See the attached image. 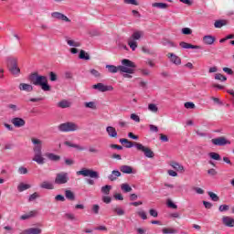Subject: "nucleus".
<instances>
[{
	"label": "nucleus",
	"mask_w": 234,
	"mask_h": 234,
	"mask_svg": "<svg viewBox=\"0 0 234 234\" xmlns=\"http://www.w3.org/2000/svg\"><path fill=\"white\" fill-rule=\"evenodd\" d=\"M30 81L33 85H36V87H41L42 90L45 92H48V90H50V85H48V79L47 76L32 73L30 75Z\"/></svg>",
	"instance_id": "obj_1"
},
{
	"label": "nucleus",
	"mask_w": 234,
	"mask_h": 234,
	"mask_svg": "<svg viewBox=\"0 0 234 234\" xmlns=\"http://www.w3.org/2000/svg\"><path fill=\"white\" fill-rule=\"evenodd\" d=\"M144 37V31H134L131 37L128 38V45L130 48L134 51L138 48V40Z\"/></svg>",
	"instance_id": "obj_2"
},
{
	"label": "nucleus",
	"mask_w": 234,
	"mask_h": 234,
	"mask_svg": "<svg viewBox=\"0 0 234 234\" xmlns=\"http://www.w3.org/2000/svg\"><path fill=\"white\" fill-rule=\"evenodd\" d=\"M58 129L60 131V133H74L75 131L80 130V126H78V124L75 122H67L59 124Z\"/></svg>",
	"instance_id": "obj_3"
},
{
	"label": "nucleus",
	"mask_w": 234,
	"mask_h": 234,
	"mask_svg": "<svg viewBox=\"0 0 234 234\" xmlns=\"http://www.w3.org/2000/svg\"><path fill=\"white\" fill-rule=\"evenodd\" d=\"M106 69L111 74H116L118 70H120V72H126L127 74H134V69L123 66L116 67L114 65H106Z\"/></svg>",
	"instance_id": "obj_4"
},
{
	"label": "nucleus",
	"mask_w": 234,
	"mask_h": 234,
	"mask_svg": "<svg viewBox=\"0 0 234 234\" xmlns=\"http://www.w3.org/2000/svg\"><path fill=\"white\" fill-rule=\"evenodd\" d=\"M7 68L11 74H14V76H17L19 72H21V69L17 66V58H7Z\"/></svg>",
	"instance_id": "obj_5"
},
{
	"label": "nucleus",
	"mask_w": 234,
	"mask_h": 234,
	"mask_svg": "<svg viewBox=\"0 0 234 234\" xmlns=\"http://www.w3.org/2000/svg\"><path fill=\"white\" fill-rule=\"evenodd\" d=\"M134 147H136L137 151H141L144 153L146 158H154V152L151 150V148L144 146L140 143H134Z\"/></svg>",
	"instance_id": "obj_6"
},
{
	"label": "nucleus",
	"mask_w": 234,
	"mask_h": 234,
	"mask_svg": "<svg viewBox=\"0 0 234 234\" xmlns=\"http://www.w3.org/2000/svg\"><path fill=\"white\" fill-rule=\"evenodd\" d=\"M77 175L80 176H90V178H95L98 179L100 178V174L97 171H94L92 169H87V168H82L80 171L77 172Z\"/></svg>",
	"instance_id": "obj_7"
},
{
	"label": "nucleus",
	"mask_w": 234,
	"mask_h": 234,
	"mask_svg": "<svg viewBox=\"0 0 234 234\" xmlns=\"http://www.w3.org/2000/svg\"><path fill=\"white\" fill-rule=\"evenodd\" d=\"M67 182H69V173L60 172L56 175L55 184L61 186L63 184H67Z\"/></svg>",
	"instance_id": "obj_8"
},
{
	"label": "nucleus",
	"mask_w": 234,
	"mask_h": 234,
	"mask_svg": "<svg viewBox=\"0 0 234 234\" xmlns=\"http://www.w3.org/2000/svg\"><path fill=\"white\" fill-rule=\"evenodd\" d=\"M92 89L95 90H99V92H109L111 90H114V88L112 86H107L101 82L94 84L92 86Z\"/></svg>",
	"instance_id": "obj_9"
},
{
	"label": "nucleus",
	"mask_w": 234,
	"mask_h": 234,
	"mask_svg": "<svg viewBox=\"0 0 234 234\" xmlns=\"http://www.w3.org/2000/svg\"><path fill=\"white\" fill-rule=\"evenodd\" d=\"M31 142L34 145L33 147V152L34 154H38V153H43L42 149H43V142L39 139H36V138H32Z\"/></svg>",
	"instance_id": "obj_10"
},
{
	"label": "nucleus",
	"mask_w": 234,
	"mask_h": 234,
	"mask_svg": "<svg viewBox=\"0 0 234 234\" xmlns=\"http://www.w3.org/2000/svg\"><path fill=\"white\" fill-rule=\"evenodd\" d=\"M51 17L52 19H57V21H65V23H70V19L59 12H52Z\"/></svg>",
	"instance_id": "obj_11"
},
{
	"label": "nucleus",
	"mask_w": 234,
	"mask_h": 234,
	"mask_svg": "<svg viewBox=\"0 0 234 234\" xmlns=\"http://www.w3.org/2000/svg\"><path fill=\"white\" fill-rule=\"evenodd\" d=\"M11 123H13L15 127L19 128V127H25L27 122H25L23 118L15 117L11 119Z\"/></svg>",
	"instance_id": "obj_12"
},
{
	"label": "nucleus",
	"mask_w": 234,
	"mask_h": 234,
	"mask_svg": "<svg viewBox=\"0 0 234 234\" xmlns=\"http://www.w3.org/2000/svg\"><path fill=\"white\" fill-rule=\"evenodd\" d=\"M120 171L124 173V175H136V170L127 165H122Z\"/></svg>",
	"instance_id": "obj_13"
},
{
	"label": "nucleus",
	"mask_w": 234,
	"mask_h": 234,
	"mask_svg": "<svg viewBox=\"0 0 234 234\" xmlns=\"http://www.w3.org/2000/svg\"><path fill=\"white\" fill-rule=\"evenodd\" d=\"M222 224L227 228H234V218L229 216H224L222 218Z\"/></svg>",
	"instance_id": "obj_14"
},
{
	"label": "nucleus",
	"mask_w": 234,
	"mask_h": 234,
	"mask_svg": "<svg viewBox=\"0 0 234 234\" xmlns=\"http://www.w3.org/2000/svg\"><path fill=\"white\" fill-rule=\"evenodd\" d=\"M120 176H122L121 171L112 170L111 175L108 176V180H110V182H116Z\"/></svg>",
	"instance_id": "obj_15"
},
{
	"label": "nucleus",
	"mask_w": 234,
	"mask_h": 234,
	"mask_svg": "<svg viewBox=\"0 0 234 234\" xmlns=\"http://www.w3.org/2000/svg\"><path fill=\"white\" fill-rule=\"evenodd\" d=\"M33 162H36L38 165H43L45 164L43 153L34 154Z\"/></svg>",
	"instance_id": "obj_16"
},
{
	"label": "nucleus",
	"mask_w": 234,
	"mask_h": 234,
	"mask_svg": "<svg viewBox=\"0 0 234 234\" xmlns=\"http://www.w3.org/2000/svg\"><path fill=\"white\" fill-rule=\"evenodd\" d=\"M42 231L39 228H29L20 232V234H41Z\"/></svg>",
	"instance_id": "obj_17"
},
{
	"label": "nucleus",
	"mask_w": 234,
	"mask_h": 234,
	"mask_svg": "<svg viewBox=\"0 0 234 234\" xmlns=\"http://www.w3.org/2000/svg\"><path fill=\"white\" fill-rule=\"evenodd\" d=\"M122 67H125L126 69H132V70L134 71V69H136V64H134V62L124 58L122 60Z\"/></svg>",
	"instance_id": "obj_18"
},
{
	"label": "nucleus",
	"mask_w": 234,
	"mask_h": 234,
	"mask_svg": "<svg viewBox=\"0 0 234 234\" xmlns=\"http://www.w3.org/2000/svg\"><path fill=\"white\" fill-rule=\"evenodd\" d=\"M167 58H169L170 61L174 63V65H180L182 63V59H180L178 56L173 53H168Z\"/></svg>",
	"instance_id": "obj_19"
},
{
	"label": "nucleus",
	"mask_w": 234,
	"mask_h": 234,
	"mask_svg": "<svg viewBox=\"0 0 234 234\" xmlns=\"http://www.w3.org/2000/svg\"><path fill=\"white\" fill-rule=\"evenodd\" d=\"M106 133L110 138H118V132H116V128L112 126L106 127Z\"/></svg>",
	"instance_id": "obj_20"
},
{
	"label": "nucleus",
	"mask_w": 234,
	"mask_h": 234,
	"mask_svg": "<svg viewBox=\"0 0 234 234\" xmlns=\"http://www.w3.org/2000/svg\"><path fill=\"white\" fill-rule=\"evenodd\" d=\"M217 38H215V37L211 36V35H207L205 37H203V43L205 45H213V43H215Z\"/></svg>",
	"instance_id": "obj_21"
},
{
	"label": "nucleus",
	"mask_w": 234,
	"mask_h": 234,
	"mask_svg": "<svg viewBox=\"0 0 234 234\" xmlns=\"http://www.w3.org/2000/svg\"><path fill=\"white\" fill-rule=\"evenodd\" d=\"M18 89L19 90H25L26 92H32V90H34V87L27 83H20Z\"/></svg>",
	"instance_id": "obj_22"
},
{
	"label": "nucleus",
	"mask_w": 234,
	"mask_h": 234,
	"mask_svg": "<svg viewBox=\"0 0 234 234\" xmlns=\"http://www.w3.org/2000/svg\"><path fill=\"white\" fill-rule=\"evenodd\" d=\"M37 215V210H33L28 212L27 214H24L20 217L21 220H28V218H32L33 217H36Z\"/></svg>",
	"instance_id": "obj_23"
},
{
	"label": "nucleus",
	"mask_w": 234,
	"mask_h": 234,
	"mask_svg": "<svg viewBox=\"0 0 234 234\" xmlns=\"http://www.w3.org/2000/svg\"><path fill=\"white\" fill-rule=\"evenodd\" d=\"M212 144H214V145H226L227 141L224 137H218L212 139Z\"/></svg>",
	"instance_id": "obj_24"
},
{
	"label": "nucleus",
	"mask_w": 234,
	"mask_h": 234,
	"mask_svg": "<svg viewBox=\"0 0 234 234\" xmlns=\"http://www.w3.org/2000/svg\"><path fill=\"white\" fill-rule=\"evenodd\" d=\"M179 46L181 47V48H194V49H200V46H195L186 42H180Z\"/></svg>",
	"instance_id": "obj_25"
},
{
	"label": "nucleus",
	"mask_w": 234,
	"mask_h": 234,
	"mask_svg": "<svg viewBox=\"0 0 234 234\" xmlns=\"http://www.w3.org/2000/svg\"><path fill=\"white\" fill-rule=\"evenodd\" d=\"M64 145H67L68 147H73L74 149H78V151H85V147L80 145V144H74L70 143V141H66L64 143Z\"/></svg>",
	"instance_id": "obj_26"
},
{
	"label": "nucleus",
	"mask_w": 234,
	"mask_h": 234,
	"mask_svg": "<svg viewBox=\"0 0 234 234\" xmlns=\"http://www.w3.org/2000/svg\"><path fill=\"white\" fill-rule=\"evenodd\" d=\"M171 167L175 169L176 171H178L179 173H184V165L176 163V162H172L170 163Z\"/></svg>",
	"instance_id": "obj_27"
},
{
	"label": "nucleus",
	"mask_w": 234,
	"mask_h": 234,
	"mask_svg": "<svg viewBox=\"0 0 234 234\" xmlns=\"http://www.w3.org/2000/svg\"><path fill=\"white\" fill-rule=\"evenodd\" d=\"M41 189H54V184L48 181H43L40 184Z\"/></svg>",
	"instance_id": "obj_28"
},
{
	"label": "nucleus",
	"mask_w": 234,
	"mask_h": 234,
	"mask_svg": "<svg viewBox=\"0 0 234 234\" xmlns=\"http://www.w3.org/2000/svg\"><path fill=\"white\" fill-rule=\"evenodd\" d=\"M66 42L69 45V47H73V48L81 47V42H78V41L72 40L70 38H67Z\"/></svg>",
	"instance_id": "obj_29"
},
{
	"label": "nucleus",
	"mask_w": 234,
	"mask_h": 234,
	"mask_svg": "<svg viewBox=\"0 0 234 234\" xmlns=\"http://www.w3.org/2000/svg\"><path fill=\"white\" fill-rule=\"evenodd\" d=\"M46 156L47 158H48V160H51V162H58L61 158L59 155H56L55 154L52 153L46 154Z\"/></svg>",
	"instance_id": "obj_30"
},
{
	"label": "nucleus",
	"mask_w": 234,
	"mask_h": 234,
	"mask_svg": "<svg viewBox=\"0 0 234 234\" xmlns=\"http://www.w3.org/2000/svg\"><path fill=\"white\" fill-rule=\"evenodd\" d=\"M120 144H125L127 149H131V147H134V144L131 141H128L125 138L120 139Z\"/></svg>",
	"instance_id": "obj_31"
},
{
	"label": "nucleus",
	"mask_w": 234,
	"mask_h": 234,
	"mask_svg": "<svg viewBox=\"0 0 234 234\" xmlns=\"http://www.w3.org/2000/svg\"><path fill=\"white\" fill-rule=\"evenodd\" d=\"M30 187H32L30 185L25 184V183H20L17 186V189H18L19 193H23V191H27V189H30Z\"/></svg>",
	"instance_id": "obj_32"
},
{
	"label": "nucleus",
	"mask_w": 234,
	"mask_h": 234,
	"mask_svg": "<svg viewBox=\"0 0 234 234\" xmlns=\"http://www.w3.org/2000/svg\"><path fill=\"white\" fill-rule=\"evenodd\" d=\"M79 58L80 59H85L86 61H89V59H90V56L89 55V53H86V51L83 49L80 51Z\"/></svg>",
	"instance_id": "obj_33"
},
{
	"label": "nucleus",
	"mask_w": 234,
	"mask_h": 234,
	"mask_svg": "<svg viewBox=\"0 0 234 234\" xmlns=\"http://www.w3.org/2000/svg\"><path fill=\"white\" fill-rule=\"evenodd\" d=\"M112 211H113V213H116V215H118L119 217L125 215V210H123L120 207H113Z\"/></svg>",
	"instance_id": "obj_34"
},
{
	"label": "nucleus",
	"mask_w": 234,
	"mask_h": 234,
	"mask_svg": "<svg viewBox=\"0 0 234 234\" xmlns=\"http://www.w3.org/2000/svg\"><path fill=\"white\" fill-rule=\"evenodd\" d=\"M228 25V22L226 20H217L214 23L215 28H222V27H226Z\"/></svg>",
	"instance_id": "obj_35"
},
{
	"label": "nucleus",
	"mask_w": 234,
	"mask_h": 234,
	"mask_svg": "<svg viewBox=\"0 0 234 234\" xmlns=\"http://www.w3.org/2000/svg\"><path fill=\"white\" fill-rule=\"evenodd\" d=\"M58 107L60 109H69L70 107V102L69 101H61L58 103Z\"/></svg>",
	"instance_id": "obj_36"
},
{
	"label": "nucleus",
	"mask_w": 234,
	"mask_h": 234,
	"mask_svg": "<svg viewBox=\"0 0 234 234\" xmlns=\"http://www.w3.org/2000/svg\"><path fill=\"white\" fill-rule=\"evenodd\" d=\"M152 6L154 8H159L160 10H165V8H167V4H164V3H153Z\"/></svg>",
	"instance_id": "obj_37"
},
{
	"label": "nucleus",
	"mask_w": 234,
	"mask_h": 234,
	"mask_svg": "<svg viewBox=\"0 0 234 234\" xmlns=\"http://www.w3.org/2000/svg\"><path fill=\"white\" fill-rule=\"evenodd\" d=\"M121 189L124 193H131L133 191V187H131V186H129V184H127V183L122 184Z\"/></svg>",
	"instance_id": "obj_38"
},
{
	"label": "nucleus",
	"mask_w": 234,
	"mask_h": 234,
	"mask_svg": "<svg viewBox=\"0 0 234 234\" xmlns=\"http://www.w3.org/2000/svg\"><path fill=\"white\" fill-rule=\"evenodd\" d=\"M111 189H112V186L106 185L101 187V193H103V195H109L111 193Z\"/></svg>",
	"instance_id": "obj_39"
},
{
	"label": "nucleus",
	"mask_w": 234,
	"mask_h": 234,
	"mask_svg": "<svg viewBox=\"0 0 234 234\" xmlns=\"http://www.w3.org/2000/svg\"><path fill=\"white\" fill-rule=\"evenodd\" d=\"M162 44L164 45V47H169V48H175L176 47V45H175V43H173L171 40L169 39H164Z\"/></svg>",
	"instance_id": "obj_40"
},
{
	"label": "nucleus",
	"mask_w": 234,
	"mask_h": 234,
	"mask_svg": "<svg viewBox=\"0 0 234 234\" xmlns=\"http://www.w3.org/2000/svg\"><path fill=\"white\" fill-rule=\"evenodd\" d=\"M148 111H150V112H158V106L154 103H150L148 104Z\"/></svg>",
	"instance_id": "obj_41"
},
{
	"label": "nucleus",
	"mask_w": 234,
	"mask_h": 234,
	"mask_svg": "<svg viewBox=\"0 0 234 234\" xmlns=\"http://www.w3.org/2000/svg\"><path fill=\"white\" fill-rule=\"evenodd\" d=\"M163 233L164 234H175V233H177V230L175 229H171V228H165V229H163Z\"/></svg>",
	"instance_id": "obj_42"
},
{
	"label": "nucleus",
	"mask_w": 234,
	"mask_h": 234,
	"mask_svg": "<svg viewBox=\"0 0 234 234\" xmlns=\"http://www.w3.org/2000/svg\"><path fill=\"white\" fill-rule=\"evenodd\" d=\"M84 106L86 107V109H92L93 111H95L96 102H94V101L85 102Z\"/></svg>",
	"instance_id": "obj_43"
},
{
	"label": "nucleus",
	"mask_w": 234,
	"mask_h": 234,
	"mask_svg": "<svg viewBox=\"0 0 234 234\" xmlns=\"http://www.w3.org/2000/svg\"><path fill=\"white\" fill-rule=\"evenodd\" d=\"M65 196H66V198H68V200H74L75 198L74 193L70 190H66Z\"/></svg>",
	"instance_id": "obj_44"
},
{
	"label": "nucleus",
	"mask_w": 234,
	"mask_h": 234,
	"mask_svg": "<svg viewBox=\"0 0 234 234\" xmlns=\"http://www.w3.org/2000/svg\"><path fill=\"white\" fill-rule=\"evenodd\" d=\"M215 80H218L219 81H227L228 78L220 73H218L215 75Z\"/></svg>",
	"instance_id": "obj_45"
},
{
	"label": "nucleus",
	"mask_w": 234,
	"mask_h": 234,
	"mask_svg": "<svg viewBox=\"0 0 234 234\" xmlns=\"http://www.w3.org/2000/svg\"><path fill=\"white\" fill-rule=\"evenodd\" d=\"M182 34L185 36H191V34H193V30H191L189 27H184L182 28Z\"/></svg>",
	"instance_id": "obj_46"
},
{
	"label": "nucleus",
	"mask_w": 234,
	"mask_h": 234,
	"mask_svg": "<svg viewBox=\"0 0 234 234\" xmlns=\"http://www.w3.org/2000/svg\"><path fill=\"white\" fill-rule=\"evenodd\" d=\"M208 155L212 158V160H220V154L215 153V152H211L208 154Z\"/></svg>",
	"instance_id": "obj_47"
},
{
	"label": "nucleus",
	"mask_w": 234,
	"mask_h": 234,
	"mask_svg": "<svg viewBox=\"0 0 234 234\" xmlns=\"http://www.w3.org/2000/svg\"><path fill=\"white\" fill-rule=\"evenodd\" d=\"M218 211H220V213H224V211H229V205H220L218 207Z\"/></svg>",
	"instance_id": "obj_48"
},
{
	"label": "nucleus",
	"mask_w": 234,
	"mask_h": 234,
	"mask_svg": "<svg viewBox=\"0 0 234 234\" xmlns=\"http://www.w3.org/2000/svg\"><path fill=\"white\" fill-rule=\"evenodd\" d=\"M208 197H210L211 200H213V202H218V196H217V194L213 193V192H208Z\"/></svg>",
	"instance_id": "obj_49"
},
{
	"label": "nucleus",
	"mask_w": 234,
	"mask_h": 234,
	"mask_svg": "<svg viewBox=\"0 0 234 234\" xmlns=\"http://www.w3.org/2000/svg\"><path fill=\"white\" fill-rule=\"evenodd\" d=\"M36 198H39V194H37V192H35L29 196L28 201L34 202V200H36Z\"/></svg>",
	"instance_id": "obj_50"
},
{
	"label": "nucleus",
	"mask_w": 234,
	"mask_h": 234,
	"mask_svg": "<svg viewBox=\"0 0 234 234\" xmlns=\"http://www.w3.org/2000/svg\"><path fill=\"white\" fill-rule=\"evenodd\" d=\"M28 173V169H27V167L25 166H20L18 168V174L19 175H27Z\"/></svg>",
	"instance_id": "obj_51"
},
{
	"label": "nucleus",
	"mask_w": 234,
	"mask_h": 234,
	"mask_svg": "<svg viewBox=\"0 0 234 234\" xmlns=\"http://www.w3.org/2000/svg\"><path fill=\"white\" fill-rule=\"evenodd\" d=\"M167 206L168 207H171L172 209H177L178 206H176V204L173 203V201H171V199L167 200Z\"/></svg>",
	"instance_id": "obj_52"
},
{
	"label": "nucleus",
	"mask_w": 234,
	"mask_h": 234,
	"mask_svg": "<svg viewBox=\"0 0 234 234\" xmlns=\"http://www.w3.org/2000/svg\"><path fill=\"white\" fill-rule=\"evenodd\" d=\"M137 215L143 218V220H147V214L145 211H138Z\"/></svg>",
	"instance_id": "obj_53"
},
{
	"label": "nucleus",
	"mask_w": 234,
	"mask_h": 234,
	"mask_svg": "<svg viewBox=\"0 0 234 234\" xmlns=\"http://www.w3.org/2000/svg\"><path fill=\"white\" fill-rule=\"evenodd\" d=\"M125 5H133L134 6H138V2L136 0H123Z\"/></svg>",
	"instance_id": "obj_54"
},
{
	"label": "nucleus",
	"mask_w": 234,
	"mask_h": 234,
	"mask_svg": "<svg viewBox=\"0 0 234 234\" xmlns=\"http://www.w3.org/2000/svg\"><path fill=\"white\" fill-rule=\"evenodd\" d=\"M140 72L143 74V76H150L151 75V70L147 69H141Z\"/></svg>",
	"instance_id": "obj_55"
},
{
	"label": "nucleus",
	"mask_w": 234,
	"mask_h": 234,
	"mask_svg": "<svg viewBox=\"0 0 234 234\" xmlns=\"http://www.w3.org/2000/svg\"><path fill=\"white\" fill-rule=\"evenodd\" d=\"M130 118L131 120H133V122H140V116H138L136 113H132Z\"/></svg>",
	"instance_id": "obj_56"
},
{
	"label": "nucleus",
	"mask_w": 234,
	"mask_h": 234,
	"mask_svg": "<svg viewBox=\"0 0 234 234\" xmlns=\"http://www.w3.org/2000/svg\"><path fill=\"white\" fill-rule=\"evenodd\" d=\"M90 74L92 76H94L95 78H100L101 76V74L100 73V71L96 70V69H90Z\"/></svg>",
	"instance_id": "obj_57"
},
{
	"label": "nucleus",
	"mask_w": 234,
	"mask_h": 234,
	"mask_svg": "<svg viewBox=\"0 0 234 234\" xmlns=\"http://www.w3.org/2000/svg\"><path fill=\"white\" fill-rule=\"evenodd\" d=\"M49 80H50V81H56L58 80V75H56V73L51 71L49 73Z\"/></svg>",
	"instance_id": "obj_58"
},
{
	"label": "nucleus",
	"mask_w": 234,
	"mask_h": 234,
	"mask_svg": "<svg viewBox=\"0 0 234 234\" xmlns=\"http://www.w3.org/2000/svg\"><path fill=\"white\" fill-rule=\"evenodd\" d=\"M142 51L144 53V54H149L150 56H153V51L151 49H149V48H142Z\"/></svg>",
	"instance_id": "obj_59"
},
{
	"label": "nucleus",
	"mask_w": 234,
	"mask_h": 234,
	"mask_svg": "<svg viewBox=\"0 0 234 234\" xmlns=\"http://www.w3.org/2000/svg\"><path fill=\"white\" fill-rule=\"evenodd\" d=\"M65 217L69 220H76V216H74V214H72V213H67V214H65Z\"/></svg>",
	"instance_id": "obj_60"
},
{
	"label": "nucleus",
	"mask_w": 234,
	"mask_h": 234,
	"mask_svg": "<svg viewBox=\"0 0 234 234\" xmlns=\"http://www.w3.org/2000/svg\"><path fill=\"white\" fill-rule=\"evenodd\" d=\"M149 129H150L151 133H158V127L154 124H150Z\"/></svg>",
	"instance_id": "obj_61"
},
{
	"label": "nucleus",
	"mask_w": 234,
	"mask_h": 234,
	"mask_svg": "<svg viewBox=\"0 0 234 234\" xmlns=\"http://www.w3.org/2000/svg\"><path fill=\"white\" fill-rule=\"evenodd\" d=\"M91 209L95 215H98V213H100V206L99 205H93Z\"/></svg>",
	"instance_id": "obj_62"
},
{
	"label": "nucleus",
	"mask_w": 234,
	"mask_h": 234,
	"mask_svg": "<svg viewBox=\"0 0 234 234\" xmlns=\"http://www.w3.org/2000/svg\"><path fill=\"white\" fill-rule=\"evenodd\" d=\"M185 108L186 109H195V103H193V102H186L185 103Z\"/></svg>",
	"instance_id": "obj_63"
},
{
	"label": "nucleus",
	"mask_w": 234,
	"mask_h": 234,
	"mask_svg": "<svg viewBox=\"0 0 234 234\" xmlns=\"http://www.w3.org/2000/svg\"><path fill=\"white\" fill-rule=\"evenodd\" d=\"M145 64L146 65H149V67H155V63H154V61H153L151 58H148L147 60H145Z\"/></svg>",
	"instance_id": "obj_64"
}]
</instances>
